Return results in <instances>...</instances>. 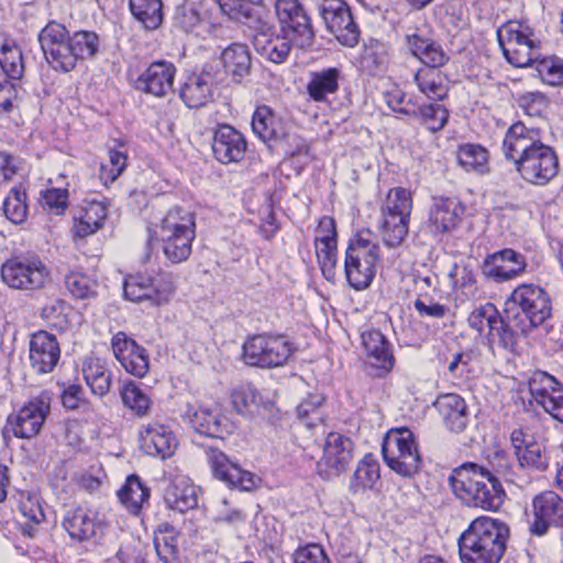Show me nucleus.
Masks as SVG:
<instances>
[{"label":"nucleus","mask_w":563,"mask_h":563,"mask_svg":"<svg viewBox=\"0 0 563 563\" xmlns=\"http://www.w3.org/2000/svg\"><path fill=\"white\" fill-rule=\"evenodd\" d=\"M503 153L529 184L545 186L559 172V158L554 150L540 140L537 130L527 128L522 122H516L507 130Z\"/></svg>","instance_id":"nucleus-1"},{"label":"nucleus","mask_w":563,"mask_h":563,"mask_svg":"<svg viewBox=\"0 0 563 563\" xmlns=\"http://www.w3.org/2000/svg\"><path fill=\"white\" fill-rule=\"evenodd\" d=\"M495 464L492 468L476 464L464 463L453 470L449 476V484L454 495L466 506L486 511H497L505 501L506 493L498 478L508 466L505 452H495Z\"/></svg>","instance_id":"nucleus-2"},{"label":"nucleus","mask_w":563,"mask_h":563,"mask_svg":"<svg viewBox=\"0 0 563 563\" xmlns=\"http://www.w3.org/2000/svg\"><path fill=\"white\" fill-rule=\"evenodd\" d=\"M509 537L506 522L488 516L474 519L459 538L462 563H499Z\"/></svg>","instance_id":"nucleus-3"},{"label":"nucleus","mask_w":563,"mask_h":563,"mask_svg":"<svg viewBox=\"0 0 563 563\" xmlns=\"http://www.w3.org/2000/svg\"><path fill=\"white\" fill-rule=\"evenodd\" d=\"M504 314L530 333L552 316V301L548 291L537 284H520L505 301Z\"/></svg>","instance_id":"nucleus-4"},{"label":"nucleus","mask_w":563,"mask_h":563,"mask_svg":"<svg viewBox=\"0 0 563 563\" xmlns=\"http://www.w3.org/2000/svg\"><path fill=\"white\" fill-rule=\"evenodd\" d=\"M379 260V245L357 235L352 239L345 252L344 273L349 285L363 290L373 282Z\"/></svg>","instance_id":"nucleus-5"},{"label":"nucleus","mask_w":563,"mask_h":563,"mask_svg":"<svg viewBox=\"0 0 563 563\" xmlns=\"http://www.w3.org/2000/svg\"><path fill=\"white\" fill-rule=\"evenodd\" d=\"M382 453L386 464L404 477H411L421 467V455L415 435L407 428L389 430L384 439Z\"/></svg>","instance_id":"nucleus-6"},{"label":"nucleus","mask_w":563,"mask_h":563,"mask_svg":"<svg viewBox=\"0 0 563 563\" xmlns=\"http://www.w3.org/2000/svg\"><path fill=\"white\" fill-rule=\"evenodd\" d=\"M294 351L286 336L258 334L243 344V361L250 366L273 368L286 364Z\"/></svg>","instance_id":"nucleus-7"},{"label":"nucleus","mask_w":563,"mask_h":563,"mask_svg":"<svg viewBox=\"0 0 563 563\" xmlns=\"http://www.w3.org/2000/svg\"><path fill=\"white\" fill-rule=\"evenodd\" d=\"M1 279L10 288L37 290L45 286L49 271L38 256H14L1 266Z\"/></svg>","instance_id":"nucleus-8"},{"label":"nucleus","mask_w":563,"mask_h":563,"mask_svg":"<svg viewBox=\"0 0 563 563\" xmlns=\"http://www.w3.org/2000/svg\"><path fill=\"white\" fill-rule=\"evenodd\" d=\"M51 408V396L42 391L38 396L29 399L18 411L7 418V431L15 438L32 439L43 428Z\"/></svg>","instance_id":"nucleus-9"},{"label":"nucleus","mask_w":563,"mask_h":563,"mask_svg":"<svg viewBox=\"0 0 563 563\" xmlns=\"http://www.w3.org/2000/svg\"><path fill=\"white\" fill-rule=\"evenodd\" d=\"M319 13L327 30L344 46L354 47L360 42V29L350 5L344 0H321Z\"/></svg>","instance_id":"nucleus-10"},{"label":"nucleus","mask_w":563,"mask_h":563,"mask_svg":"<svg viewBox=\"0 0 563 563\" xmlns=\"http://www.w3.org/2000/svg\"><path fill=\"white\" fill-rule=\"evenodd\" d=\"M180 415L195 432L210 438L224 439L236 428L227 416L197 402H186Z\"/></svg>","instance_id":"nucleus-11"},{"label":"nucleus","mask_w":563,"mask_h":563,"mask_svg":"<svg viewBox=\"0 0 563 563\" xmlns=\"http://www.w3.org/2000/svg\"><path fill=\"white\" fill-rule=\"evenodd\" d=\"M205 453L214 478L228 487L236 488L241 492H250L256 488L258 478L252 472L242 468L224 452L217 448L208 446Z\"/></svg>","instance_id":"nucleus-12"},{"label":"nucleus","mask_w":563,"mask_h":563,"mask_svg":"<svg viewBox=\"0 0 563 563\" xmlns=\"http://www.w3.org/2000/svg\"><path fill=\"white\" fill-rule=\"evenodd\" d=\"M276 14L287 35L292 36L297 46L309 47L314 38L310 18L299 0H276Z\"/></svg>","instance_id":"nucleus-13"},{"label":"nucleus","mask_w":563,"mask_h":563,"mask_svg":"<svg viewBox=\"0 0 563 563\" xmlns=\"http://www.w3.org/2000/svg\"><path fill=\"white\" fill-rule=\"evenodd\" d=\"M532 400L541 406L553 419L563 423V388L545 372H537L529 380Z\"/></svg>","instance_id":"nucleus-14"},{"label":"nucleus","mask_w":563,"mask_h":563,"mask_svg":"<svg viewBox=\"0 0 563 563\" xmlns=\"http://www.w3.org/2000/svg\"><path fill=\"white\" fill-rule=\"evenodd\" d=\"M353 442L350 438L331 432L325 439L323 456L318 462V471L324 478L339 476L352 461Z\"/></svg>","instance_id":"nucleus-15"},{"label":"nucleus","mask_w":563,"mask_h":563,"mask_svg":"<svg viewBox=\"0 0 563 563\" xmlns=\"http://www.w3.org/2000/svg\"><path fill=\"white\" fill-rule=\"evenodd\" d=\"M510 441L518 463L522 468L543 472L549 466L550 456L542 441L534 439L533 434L523 428L512 430Z\"/></svg>","instance_id":"nucleus-16"},{"label":"nucleus","mask_w":563,"mask_h":563,"mask_svg":"<svg viewBox=\"0 0 563 563\" xmlns=\"http://www.w3.org/2000/svg\"><path fill=\"white\" fill-rule=\"evenodd\" d=\"M527 266V258L523 254L512 249H504L484 260L482 272L487 278L496 283H504L522 275Z\"/></svg>","instance_id":"nucleus-17"},{"label":"nucleus","mask_w":563,"mask_h":563,"mask_svg":"<svg viewBox=\"0 0 563 563\" xmlns=\"http://www.w3.org/2000/svg\"><path fill=\"white\" fill-rule=\"evenodd\" d=\"M533 521L530 531L544 536L551 526L563 527V498L552 490L538 494L532 500Z\"/></svg>","instance_id":"nucleus-18"},{"label":"nucleus","mask_w":563,"mask_h":563,"mask_svg":"<svg viewBox=\"0 0 563 563\" xmlns=\"http://www.w3.org/2000/svg\"><path fill=\"white\" fill-rule=\"evenodd\" d=\"M114 357L131 375L142 378L150 369L147 351L124 332L115 333L111 339Z\"/></svg>","instance_id":"nucleus-19"},{"label":"nucleus","mask_w":563,"mask_h":563,"mask_svg":"<svg viewBox=\"0 0 563 563\" xmlns=\"http://www.w3.org/2000/svg\"><path fill=\"white\" fill-rule=\"evenodd\" d=\"M141 450L151 456L166 460L174 455L178 441L168 426L152 421L139 430Z\"/></svg>","instance_id":"nucleus-20"},{"label":"nucleus","mask_w":563,"mask_h":563,"mask_svg":"<svg viewBox=\"0 0 563 563\" xmlns=\"http://www.w3.org/2000/svg\"><path fill=\"white\" fill-rule=\"evenodd\" d=\"M189 233V243L196 238V220L195 214L179 207L172 208L161 223L151 231V240L156 239L159 242L173 241L180 239L181 235Z\"/></svg>","instance_id":"nucleus-21"},{"label":"nucleus","mask_w":563,"mask_h":563,"mask_svg":"<svg viewBox=\"0 0 563 563\" xmlns=\"http://www.w3.org/2000/svg\"><path fill=\"white\" fill-rule=\"evenodd\" d=\"M257 24L253 34L255 51L272 63H284L290 53L292 36L287 38L276 34L274 26L267 22L257 21Z\"/></svg>","instance_id":"nucleus-22"},{"label":"nucleus","mask_w":563,"mask_h":563,"mask_svg":"<svg viewBox=\"0 0 563 563\" xmlns=\"http://www.w3.org/2000/svg\"><path fill=\"white\" fill-rule=\"evenodd\" d=\"M176 67L166 60L153 62L134 81V88L154 97H165L173 90Z\"/></svg>","instance_id":"nucleus-23"},{"label":"nucleus","mask_w":563,"mask_h":563,"mask_svg":"<svg viewBox=\"0 0 563 563\" xmlns=\"http://www.w3.org/2000/svg\"><path fill=\"white\" fill-rule=\"evenodd\" d=\"M60 357V349L55 335L38 331L30 341V362L38 374L51 373Z\"/></svg>","instance_id":"nucleus-24"},{"label":"nucleus","mask_w":563,"mask_h":563,"mask_svg":"<svg viewBox=\"0 0 563 563\" xmlns=\"http://www.w3.org/2000/svg\"><path fill=\"white\" fill-rule=\"evenodd\" d=\"M464 208L455 198L434 197L429 210L427 228L434 235L455 229L461 221Z\"/></svg>","instance_id":"nucleus-25"},{"label":"nucleus","mask_w":563,"mask_h":563,"mask_svg":"<svg viewBox=\"0 0 563 563\" xmlns=\"http://www.w3.org/2000/svg\"><path fill=\"white\" fill-rule=\"evenodd\" d=\"M246 146L244 135L229 124L219 125L213 134L212 151L214 157L222 164L242 161Z\"/></svg>","instance_id":"nucleus-26"},{"label":"nucleus","mask_w":563,"mask_h":563,"mask_svg":"<svg viewBox=\"0 0 563 563\" xmlns=\"http://www.w3.org/2000/svg\"><path fill=\"white\" fill-rule=\"evenodd\" d=\"M63 527L73 540L79 542L92 539L101 533L103 529L97 514L81 507L66 512Z\"/></svg>","instance_id":"nucleus-27"},{"label":"nucleus","mask_w":563,"mask_h":563,"mask_svg":"<svg viewBox=\"0 0 563 563\" xmlns=\"http://www.w3.org/2000/svg\"><path fill=\"white\" fill-rule=\"evenodd\" d=\"M108 218V205L104 201H87L74 216L73 233L76 238H87L103 228Z\"/></svg>","instance_id":"nucleus-28"},{"label":"nucleus","mask_w":563,"mask_h":563,"mask_svg":"<svg viewBox=\"0 0 563 563\" xmlns=\"http://www.w3.org/2000/svg\"><path fill=\"white\" fill-rule=\"evenodd\" d=\"M434 407L450 431L460 433L465 430L468 423V408L460 395H441L435 400Z\"/></svg>","instance_id":"nucleus-29"},{"label":"nucleus","mask_w":563,"mask_h":563,"mask_svg":"<svg viewBox=\"0 0 563 563\" xmlns=\"http://www.w3.org/2000/svg\"><path fill=\"white\" fill-rule=\"evenodd\" d=\"M213 96V78L209 73L191 74L180 88V98L190 109L208 104Z\"/></svg>","instance_id":"nucleus-30"},{"label":"nucleus","mask_w":563,"mask_h":563,"mask_svg":"<svg viewBox=\"0 0 563 563\" xmlns=\"http://www.w3.org/2000/svg\"><path fill=\"white\" fill-rule=\"evenodd\" d=\"M164 500L168 508L185 512L198 506V489L187 477L178 476L166 487Z\"/></svg>","instance_id":"nucleus-31"},{"label":"nucleus","mask_w":563,"mask_h":563,"mask_svg":"<svg viewBox=\"0 0 563 563\" xmlns=\"http://www.w3.org/2000/svg\"><path fill=\"white\" fill-rule=\"evenodd\" d=\"M252 130L263 142H269L284 136L285 124L269 107L258 106L252 115Z\"/></svg>","instance_id":"nucleus-32"},{"label":"nucleus","mask_w":563,"mask_h":563,"mask_svg":"<svg viewBox=\"0 0 563 563\" xmlns=\"http://www.w3.org/2000/svg\"><path fill=\"white\" fill-rule=\"evenodd\" d=\"M406 38L409 49L427 66L426 68L438 69L449 60L442 46L433 40L422 37L417 33L407 35Z\"/></svg>","instance_id":"nucleus-33"},{"label":"nucleus","mask_w":563,"mask_h":563,"mask_svg":"<svg viewBox=\"0 0 563 563\" xmlns=\"http://www.w3.org/2000/svg\"><path fill=\"white\" fill-rule=\"evenodd\" d=\"M362 345L373 360V365L389 372L394 367V356L384 334L378 330L364 331L361 335Z\"/></svg>","instance_id":"nucleus-34"},{"label":"nucleus","mask_w":563,"mask_h":563,"mask_svg":"<svg viewBox=\"0 0 563 563\" xmlns=\"http://www.w3.org/2000/svg\"><path fill=\"white\" fill-rule=\"evenodd\" d=\"M0 67L9 80L18 81L23 77L24 57L15 40L5 37L0 41Z\"/></svg>","instance_id":"nucleus-35"},{"label":"nucleus","mask_w":563,"mask_h":563,"mask_svg":"<svg viewBox=\"0 0 563 563\" xmlns=\"http://www.w3.org/2000/svg\"><path fill=\"white\" fill-rule=\"evenodd\" d=\"M221 62L228 75L235 81H240L251 69L252 58L249 47L244 44L234 43L223 49Z\"/></svg>","instance_id":"nucleus-36"},{"label":"nucleus","mask_w":563,"mask_h":563,"mask_svg":"<svg viewBox=\"0 0 563 563\" xmlns=\"http://www.w3.org/2000/svg\"><path fill=\"white\" fill-rule=\"evenodd\" d=\"M82 375L93 395L103 397L111 387V373L100 358L88 357L82 364Z\"/></svg>","instance_id":"nucleus-37"},{"label":"nucleus","mask_w":563,"mask_h":563,"mask_svg":"<svg viewBox=\"0 0 563 563\" xmlns=\"http://www.w3.org/2000/svg\"><path fill=\"white\" fill-rule=\"evenodd\" d=\"M520 328L511 321L506 314L498 319L493 329L486 332L485 338L489 345V349L494 346L501 347L504 350H512L520 335H527Z\"/></svg>","instance_id":"nucleus-38"},{"label":"nucleus","mask_w":563,"mask_h":563,"mask_svg":"<svg viewBox=\"0 0 563 563\" xmlns=\"http://www.w3.org/2000/svg\"><path fill=\"white\" fill-rule=\"evenodd\" d=\"M340 70L327 68L314 71L307 85V92L317 102L325 101L329 95H334L339 89Z\"/></svg>","instance_id":"nucleus-39"},{"label":"nucleus","mask_w":563,"mask_h":563,"mask_svg":"<svg viewBox=\"0 0 563 563\" xmlns=\"http://www.w3.org/2000/svg\"><path fill=\"white\" fill-rule=\"evenodd\" d=\"M410 216L380 214L378 231L385 245L399 246L409 232Z\"/></svg>","instance_id":"nucleus-40"},{"label":"nucleus","mask_w":563,"mask_h":563,"mask_svg":"<svg viewBox=\"0 0 563 563\" xmlns=\"http://www.w3.org/2000/svg\"><path fill=\"white\" fill-rule=\"evenodd\" d=\"M419 90L429 99L443 100L448 95L445 76L434 68H420L415 75Z\"/></svg>","instance_id":"nucleus-41"},{"label":"nucleus","mask_w":563,"mask_h":563,"mask_svg":"<svg viewBox=\"0 0 563 563\" xmlns=\"http://www.w3.org/2000/svg\"><path fill=\"white\" fill-rule=\"evenodd\" d=\"M118 497L131 514L137 515L150 497V489L143 485L139 476L130 475L118 492Z\"/></svg>","instance_id":"nucleus-42"},{"label":"nucleus","mask_w":563,"mask_h":563,"mask_svg":"<svg viewBox=\"0 0 563 563\" xmlns=\"http://www.w3.org/2000/svg\"><path fill=\"white\" fill-rule=\"evenodd\" d=\"M154 547L158 559L173 563L178 558V533L168 523L161 525L154 533Z\"/></svg>","instance_id":"nucleus-43"},{"label":"nucleus","mask_w":563,"mask_h":563,"mask_svg":"<svg viewBox=\"0 0 563 563\" xmlns=\"http://www.w3.org/2000/svg\"><path fill=\"white\" fill-rule=\"evenodd\" d=\"M456 158L459 165L466 172L486 174L488 167V152L478 144H464L457 150Z\"/></svg>","instance_id":"nucleus-44"},{"label":"nucleus","mask_w":563,"mask_h":563,"mask_svg":"<svg viewBox=\"0 0 563 563\" xmlns=\"http://www.w3.org/2000/svg\"><path fill=\"white\" fill-rule=\"evenodd\" d=\"M122 401L135 416L145 417L152 408L151 396L135 382L129 380L120 389Z\"/></svg>","instance_id":"nucleus-45"},{"label":"nucleus","mask_w":563,"mask_h":563,"mask_svg":"<svg viewBox=\"0 0 563 563\" xmlns=\"http://www.w3.org/2000/svg\"><path fill=\"white\" fill-rule=\"evenodd\" d=\"M130 10L145 29L155 30L163 22L162 0H130Z\"/></svg>","instance_id":"nucleus-46"},{"label":"nucleus","mask_w":563,"mask_h":563,"mask_svg":"<svg viewBox=\"0 0 563 563\" xmlns=\"http://www.w3.org/2000/svg\"><path fill=\"white\" fill-rule=\"evenodd\" d=\"M501 49L536 42L532 30L520 21H508L497 32Z\"/></svg>","instance_id":"nucleus-47"},{"label":"nucleus","mask_w":563,"mask_h":563,"mask_svg":"<svg viewBox=\"0 0 563 563\" xmlns=\"http://www.w3.org/2000/svg\"><path fill=\"white\" fill-rule=\"evenodd\" d=\"M64 283L69 294L77 299L92 298L98 294L97 279L80 271H69L64 277Z\"/></svg>","instance_id":"nucleus-48"},{"label":"nucleus","mask_w":563,"mask_h":563,"mask_svg":"<svg viewBox=\"0 0 563 563\" xmlns=\"http://www.w3.org/2000/svg\"><path fill=\"white\" fill-rule=\"evenodd\" d=\"M231 400L236 412L250 416L260 409L262 397L252 384H241L232 390Z\"/></svg>","instance_id":"nucleus-49"},{"label":"nucleus","mask_w":563,"mask_h":563,"mask_svg":"<svg viewBox=\"0 0 563 563\" xmlns=\"http://www.w3.org/2000/svg\"><path fill=\"white\" fill-rule=\"evenodd\" d=\"M151 278V306H161L166 303L175 292V277L172 273L165 271H157L153 274H147Z\"/></svg>","instance_id":"nucleus-50"},{"label":"nucleus","mask_w":563,"mask_h":563,"mask_svg":"<svg viewBox=\"0 0 563 563\" xmlns=\"http://www.w3.org/2000/svg\"><path fill=\"white\" fill-rule=\"evenodd\" d=\"M411 210L412 198L410 191L402 187H396L388 191L380 207V214L410 216Z\"/></svg>","instance_id":"nucleus-51"},{"label":"nucleus","mask_w":563,"mask_h":563,"mask_svg":"<svg viewBox=\"0 0 563 563\" xmlns=\"http://www.w3.org/2000/svg\"><path fill=\"white\" fill-rule=\"evenodd\" d=\"M501 317L499 310L492 302L476 307L468 316V325L484 335L489 332Z\"/></svg>","instance_id":"nucleus-52"},{"label":"nucleus","mask_w":563,"mask_h":563,"mask_svg":"<svg viewBox=\"0 0 563 563\" xmlns=\"http://www.w3.org/2000/svg\"><path fill=\"white\" fill-rule=\"evenodd\" d=\"M417 113L411 117L418 118L428 130L438 132L444 128L449 119V111L439 103H429L416 107Z\"/></svg>","instance_id":"nucleus-53"},{"label":"nucleus","mask_w":563,"mask_h":563,"mask_svg":"<svg viewBox=\"0 0 563 563\" xmlns=\"http://www.w3.org/2000/svg\"><path fill=\"white\" fill-rule=\"evenodd\" d=\"M109 161L100 166L99 177L108 186L114 183L124 172L128 163L126 151L120 145L119 148H110L108 152Z\"/></svg>","instance_id":"nucleus-54"},{"label":"nucleus","mask_w":563,"mask_h":563,"mask_svg":"<svg viewBox=\"0 0 563 563\" xmlns=\"http://www.w3.org/2000/svg\"><path fill=\"white\" fill-rule=\"evenodd\" d=\"M316 252L323 275L329 280L333 279L336 264V241H333L332 235L316 238Z\"/></svg>","instance_id":"nucleus-55"},{"label":"nucleus","mask_w":563,"mask_h":563,"mask_svg":"<svg viewBox=\"0 0 563 563\" xmlns=\"http://www.w3.org/2000/svg\"><path fill=\"white\" fill-rule=\"evenodd\" d=\"M74 56L76 64L78 60L89 59L96 56L99 52L100 40L99 36L91 31H78L71 35Z\"/></svg>","instance_id":"nucleus-56"},{"label":"nucleus","mask_w":563,"mask_h":563,"mask_svg":"<svg viewBox=\"0 0 563 563\" xmlns=\"http://www.w3.org/2000/svg\"><path fill=\"white\" fill-rule=\"evenodd\" d=\"M70 36L64 24L49 21L38 33V42L44 56L63 44Z\"/></svg>","instance_id":"nucleus-57"},{"label":"nucleus","mask_w":563,"mask_h":563,"mask_svg":"<svg viewBox=\"0 0 563 563\" xmlns=\"http://www.w3.org/2000/svg\"><path fill=\"white\" fill-rule=\"evenodd\" d=\"M26 194L18 187H13L3 202L5 217L13 223H23L27 216Z\"/></svg>","instance_id":"nucleus-58"},{"label":"nucleus","mask_w":563,"mask_h":563,"mask_svg":"<svg viewBox=\"0 0 563 563\" xmlns=\"http://www.w3.org/2000/svg\"><path fill=\"white\" fill-rule=\"evenodd\" d=\"M71 36L45 55L46 62L57 71L68 73L76 67Z\"/></svg>","instance_id":"nucleus-59"},{"label":"nucleus","mask_w":563,"mask_h":563,"mask_svg":"<svg viewBox=\"0 0 563 563\" xmlns=\"http://www.w3.org/2000/svg\"><path fill=\"white\" fill-rule=\"evenodd\" d=\"M151 278L147 274L129 276L124 282V297L133 302L148 301L151 303Z\"/></svg>","instance_id":"nucleus-60"},{"label":"nucleus","mask_w":563,"mask_h":563,"mask_svg":"<svg viewBox=\"0 0 563 563\" xmlns=\"http://www.w3.org/2000/svg\"><path fill=\"white\" fill-rule=\"evenodd\" d=\"M537 42L520 44L519 46L505 48L503 54L506 59L516 67L530 66L539 57Z\"/></svg>","instance_id":"nucleus-61"},{"label":"nucleus","mask_w":563,"mask_h":563,"mask_svg":"<svg viewBox=\"0 0 563 563\" xmlns=\"http://www.w3.org/2000/svg\"><path fill=\"white\" fill-rule=\"evenodd\" d=\"M188 234H184L178 240L161 242L162 250L167 258L173 264H179L187 261L192 251V243H189Z\"/></svg>","instance_id":"nucleus-62"},{"label":"nucleus","mask_w":563,"mask_h":563,"mask_svg":"<svg viewBox=\"0 0 563 563\" xmlns=\"http://www.w3.org/2000/svg\"><path fill=\"white\" fill-rule=\"evenodd\" d=\"M379 477V465L376 462L362 461L354 472L352 486L356 489L372 488Z\"/></svg>","instance_id":"nucleus-63"},{"label":"nucleus","mask_w":563,"mask_h":563,"mask_svg":"<svg viewBox=\"0 0 563 563\" xmlns=\"http://www.w3.org/2000/svg\"><path fill=\"white\" fill-rule=\"evenodd\" d=\"M541 79L550 86L563 85V60L559 58H545L538 65Z\"/></svg>","instance_id":"nucleus-64"}]
</instances>
